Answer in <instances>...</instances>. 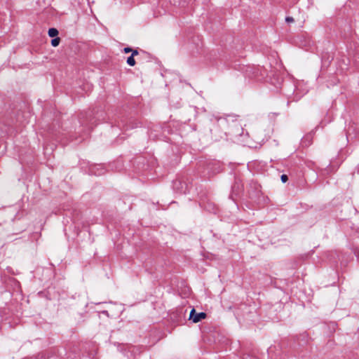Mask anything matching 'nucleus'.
<instances>
[{
    "label": "nucleus",
    "mask_w": 359,
    "mask_h": 359,
    "mask_svg": "<svg viewBox=\"0 0 359 359\" xmlns=\"http://www.w3.org/2000/svg\"><path fill=\"white\" fill-rule=\"evenodd\" d=\"M50 358L51 357L49 355V354L41 353L37 355L27 358V359H50Z\"/></svg>",
    "instance_id": "obj_2"
},
{
    "label": "nucleus",
    "mask_w": 359,
    "mask_h": 359,
    "mask_svg": "<svg viewBox=\"0 0 359 359\" xmlns=\"http://www.w3.org/2000/svg\"><path fill=\"white\" fill-rule=\"evenodd\" d=\"M217 121L219 125H224L227 123V118H217Z\"/></svg>",
    "instance_id": "obj_6"
},
{
    "label": "nucleus",
    "mask_w": 359,
    "mask_h": 359,
    "mask_svg": "<svg viewBox=\"0 0 359 359\" xmlns=\"http://www.w3.org/2000/svg\"><path fill=\"white\" fill-rule=\"evenodd\" d=\"M60 42V39L59 37H55L51 40V45L53 47H56L59 45Z\"/></svg>",
    "instance_id": "obj_5"
},
{
    "label": "nucleus",
    "mask_w": 359,
    "mask_h": 359,
    "mask_svg": "<svg viewBox=\"0 0 359 359\" xmlns=\"http://www.w3.org/2000/svg\"><path fill=\"white\" fill-rule=\"evenodd\" d=\"M127 64L131 67L134 66L135 65V60L133 57V55H130L127 59Z\"/></svg>",
    "instance_id": "obj_4"
},
{
    "label": "nucleus",
    "mask_w": 359,
    "mask_h": 359,
    "mask_svg": "<svg viewBox=\"0 0 359 359\" xmlns=\"http://www.w3.org/2000/svg\"><path fill=\"white\" fill-rule=\"evenodd\" d=\"M243 359H259L255 356L251 355L250 354H245L243 357Z\"/></svg>",
    "instance_id": "obj_7"
},
{
    "label": "nucleus",
    "mask_w": 359,
    "mask_h": 359,
    "mask_svg": "<svg viewBox=\"0 0 359 359\" xmlns=\"http://www.w3.org/2000/svg\"><path fill=\"white\" fill-rule=\"evenodd\" d=\"M285 21L287 22H294V18L292 17H287L285 18Z\"/></svg>",
    "instance_id": "obj_9"
},
{
    "label": "nucleus",
    "mask_w": 359,
    "mask_h": 359,
    "mask_svg": "<svg viewBox=\"0 0 359 359\" xmlns=\"http://www.w3.org/2000/svg\"><path fill=\"white\" fill-rule=\"evenodd\" d=\"M124 53H128L132 51V48L129 47H126L123 49Z\"/></svg>",
    "instance_id": "obj_10"
},
{
    "label": "nucleus",
    "mask_w": 359,
    "mask_h": 359,
    "mask_svg": "<svg viewBox=\"0 0 359 359\" xmlns=\"http://www.w3.org/2000/svg\"><path fill=\"white\" fill-rule=\"evenodd\" d=\"M48 33L50 37H55L58 34V30L55 28H50Z\"/></svg>",
    "instance_id": "obj_3"
},
{
    "label": "nucleus",
    "mask_w": 359,
    "mask_h": 359,
    "mask_svg": "<svg viewBox=\"0 0 359 359\" xmlns=\"http://www.w3.org/2000/svg\"><path fill=\"white\" fill-rule=\"evenodd\" d=\"M131 52H132V55H133V57H134L135 55H138V51H137V50H132V51H131Z\"/></svg>",
    "instance_id": "obj_11"
},
{
    "label": "nucleus",
    "mask_w": 359,
    "mask_h": 359,
    "mask_svg": "<svg viewBox=\"0 0 359 359\" xmlns=\"http://www.w3.org/2000/svg\"><path fill=\"white\" fill-rule=\"evenodd\" d=\"M280 179L283 183H285L288 180V177L286 175H282Z\"/></svg>",
    "instance_id": "obj_8"
},
{
    "label": "nucleus",
    "mask_w": 359,
    "mask_h": 359,
    "mask_svg": "<svg viewBox=\"0 0 359 359\" xmlns=\"http://www.w3.org/2000/svg\"><path fill=\"white\" fill-rule=\"evenodd\" d=\"M206 316L205 313H196L195 309H192L189 314V320H192L194 323H198L205 319Z\"/></svg>",
    "instance_id": "obj_1"
}]
</instances>
